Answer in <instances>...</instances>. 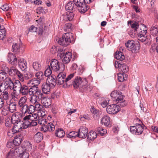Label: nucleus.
Returning <instances> with one entry per match:
<instances>
[{
    "label": "nucleus",
    "mask_w": 158,
    "mask_h": 158,
    "mask_svg": "<svg viewBox=\"0 0 158 158\" xmlns=\"http://www.w3.org/2000/svg\"><path fill=\"white\" fill-rule=\"evenodd\" d=\"M60 65V62L56 59H52L50 63L52 70L55 72H57L59 70Z\"/></svg>",
    "instance_id": "obj_17"
},
{
    "label": "nucleus",
    "mask_w": 158,
    "mask_h": 158,
    "mask_svg": "<svg viewBox=\"0 0 158 158\" xmlns=\"http://www.w3.org/2000/svg\"><path fill=\"white\" fill-rule=\"evenodd\" d=\"M74 73H72L69 75L67 77L65 78V82L66 83L67 85L70 86L71 85L72 83H69V81L74 76Z\"/></svg>",
    "instance_id": "obj_57"
},
{
    "label": "nucleus",
    "mask_w": 158,
    "mask_h": 158,
    "mask_svg": "<svg viewBox=\"0 0 158 158\" xmlns=\"http://www.w3.org/2000/svg\"><path fill=\"white\" fill-rule=\"evenodd\" d=\"M65 77L66 75L64 73H60L57 76L56 83L61 85L65 82Z\"/></svg>",
    "instance_id": "obj_19"
},
{
    "label": "nucleus",
    "mask_w": 158,
    "mask_h": 158,
    "mask_svg": "<svg viewBox=\"0 0 158 158\" xmlns=\"http://www.w3.org/2000/svg\"><path fill=\"white\" fill-rule=\"evenodd\" d=\"M97 131L101 135H104L107 133V130L101 127H98L97 128Z\"/></svg>",
    "instance_id": "obj_54"
},
{
    "label": "nucleus",
    "mask_w": 158,
    "mask_h": 158,
    "mask_svg": "<svg viewBox=\"0 0 158 158\" xmlns=\"http://www.w3.org/2000/svg\"><path fill=\"white\" fill-rule=\"evenodd\" d=\"M6 71H0V81H5L7 78H10L7 77V74L6 73Z\"/></svg>",
    "instance_id": "obj_47"
},
{
    "label": "nucleus",
    "mask_w": 158,
    "mask_h": 158,
    "mask_svg": "<svg viewBox=\"0 0 158 158\" xmlns=\"http://www.w3.org/2000/svg\"><path fill=\"white\" fill-rule=\"evenodd\" d=\"M144 125L136 124L135 126H131L130 127V131L133 134L135 135H140L141 134L143 130Z\"/></svg>",
    "instance_id": "obj_6"
},
{
    "label": "nucleus",
    "mask_w": 158,
    "mask_h": 158,
    "mask_svg": "<svg viewBox=\"0 0 158 158\" xmlns=\"http://www.w3.org/2000/svg\"><path fill=\"white\" fill-rule=\"evenodd\" d=\"M18 70L14 67H11L9 69L6 66L4 67V71L8 72L9 75L11 76H14L16 75V74L17 73Z\"/></svg>",
    "instance_id": "obj_24"
},
{
    "label": "nucleus",
    "mask_w": 158,
    "mask_h": 158,
    "mask_svg": "<svg viewBox=\"0 0 158 158\" xmlns=\"http://www.w3.org/2000/svg\"><path fill=\"white\" fill-rule=\"evenodd\" d=\"M17 104L15 102H12L9 104L8 108L11 113H13L16 110Z\"/></svg>",
    "instance_id": "obj_41"
},
{
    "label": "nucleus",
    "mask_w": 158,
    "mask_h": 158,
    "mask_svg": "<svg viewBox=\"0 0 158 158\" xmlns=\"http://www.w3.org/2000/svg\"><path fill=\"white\" fill-rule=\"evenodd\" d=\"M12 51L15 54H18L19 53L22 54L24 50V48L23 46L22 43H14L12 45Z\"/></svg>",
    "instance_id": "obj_9"
},
{
    "label": "nucleus",
    "mask_w": 158,
    "mask_h": 158,
    "mask_svg": "<svg viewBox=\"0 0 158 158\" xmlns=\"http://www.w3.org/2000/svg\"><path fill=\"white\" fill-rule=\"evenodd\" d=\"M147 28L144 24L140 25L139 28H138L137 31H136V34L141 35L142 34L145 35L147 32Z\"/></svg>",
    "instance_id": "obj_21"
},
{
    "label": "nucleus",
    "mask_w": 158,
    "mask_h": 158,
    "mask_svg": "<svg viewBox=\"0 0 158 158\" xmlns=\"http://www.w3.org/2000/svg\"><path fill=\"white\" fill-rule=\"evenodd\" d=\"M27 85H23L20 89L19 93L23 96H26L29 95V88Z\"/></svg>",
    "instance_id": "obj_31"
},
{
    "label": "nucleus",
    "mask_w": 158,
    "mask_h": 158,
    "mask_svg": "<svg viewBox=\"0 0 158 158\" xmlns=\"http://www.w3.org/2000/svg\"><path fill=\"white\" fill-rule=\"evenodd\" d=\"M35 95L36 96L37 98L40 101V100H42L46 96L43 94L40 90H39V89L37 90Z\"/></svg>",
    "instance_id": "obj_49"
},
{
    "label": "nucleus",
    "mask_w": 158,
    "mask_h": 158,
    "mask_svg": "<svg viewBox=\"0 0 158 158\" xmlns=\"http://www.w3.org/2000/svg\"><path fill=\"white\" fill-rule=\"evenodd\" d=\"M4 89L5 90L10 92L11 90L13 89L14 83L10 78H7L4 81Z\"/></svg>",
    "instance_id": "obj_12"
},
{
    "label": "nucleus",
    "mask_w": 158,
    "mask_h": 158,
    "mask_svg": "<svg viewBox=\"0 0 158 158\" xmlns=\"http://www.w3.org/2000/svg\"><path fill=\"white\" fill-rule=\"evenodd\" d=\"M128 24L129 25H130V26L132 29V30H134V35H135L136 31H137L138 28H139L140 25H139L138 23L131 21H129L128 22Z\"/></svg>",
    "instance_id": "obj_27"
},
{
    "label": "nucleus",
    "mask_w": 158,
    "mask_h": 158,
    "mask_svg": "<svg viewBox=\"0 0 158 158\" xmlns=\"http://www.w3.org/2000/svg\"><path fill=\"white\" fill-rule=\"evenodd\" d=\"M43 138L42 134L40 132L36 133L34 136V141L37 143L40 142Z\"/></svg>",
    "instance_id": "obj_38"
},
{
    "label": "nucleus",
    "mask_w": 158,
    "mask_h": 158,
    "mask_svg": "<svg viewBox=\"0 0 158 158\" xmlns=\"http://www.w3.org/2000/svg\"><path fill=\"white\" fill-rule=\"evenodd\" d=\"M6 35V31L4 27L2 28L0 30V40H3Z\"/></svg>",
    "instance_id": "obj_53"
},
{
    "label": "nucleus",
    "mask_w": 158,
    "mask_h": 158,
    "mask_svg": "<svg viewBox=\"0 0 158 158\" xmlns=\"http://www.w3.org/2000/svg\"><path fill=\"white\" fill-rule=\"evenodd\" d=\"M110 96L114 99V100L116 102L122 100V99L124 98L122 93L117 90L113 91L110 94Z\"/></svg>",
    "instance_id": "obj_11"
},
{
    "label": "nucleus",
    "mask_w": 158,
    "mask_h": 158,
    "mask_svg": "<svg viewBox=\"0 0 158 158\" xmlns=\"http://www.w3.org/2000/svg\"><path fill=\"white\" fill-rule=\"evenodd\" d=\"M2 90L1 91L2 94L1 96L0 97V98H2V99L3 100H7L9 99L10 96L9 93L10 92L4 89V87L3 85H2Z\"/></svg>",
    "instance_id": "obj_29"
},
{
    "label": "nucleus",
    "mask_w": 158,
    "mask_h": 158,
    "mask_svg": "<svg viewBox=\"0 0 158 158\" xmlns=\"http://www.w3.org/2000/svg\"><path fill=\"white\" fill-rule=\"evenodd\" d=\"M22 139L20 135L15 136L13 141L14 144L15 146L19 145L22 142Z\"/></svg>",
    "instance_id": "obj_40"
},
{
    "label": "nucleus",
    "mask_w": 158,
    "mask_h": 158,
    "mask_svg": "<svg viewBox=\"0 0 158 158\" xmlns=\"http://www.w3.org/2000/svg\"><path fill=\"white\" fill-rule=\"evenodd\" d=\"M138 35V40L142 42H143L145 41L146 39V38L147 37V36L146 35V34L144 35L142 34V35Z\"/></svg>",
    "instance_id": "obj_61"
},
{
    "label": "nucleus",
    "mask_w": 158,
    "mask_h": 158,
    "mask_svg": "<svg viewBox=\"0 0 158 158\" xmlns=\"http://www.w3.org/2000/svg\"><path fill=\"white\" fill-rule=\"evenodd\" d=\"M7 60L9 63L12 65L16 66L17 65L18 58L17 59L15 56L13 54H9Z\"/></svg>",
    "instance_id": "obj_16"
},
{
    "label": "nucleus",
    "mask_w": 158,
    "mask_h": 158,
    "mask_svg": "<svg viewBox=\"0 0 158 158\" xmlns=\"http://www.w3.org/2000/svg\"><path fill=\"white\" fill-rule=\"evenodd\" d=\"M60 59L63 63L67 64L72 58V53L70 52L58 53Z\"/></svg>",
    "instance_id": "obj_7"
},
{
    "label": "nucleus",
    "mask_w": 158,
    "mask_h": 158,
    "mask_svg": "<svg viewBox=\"0 0 158 158\" xmlns=\"http://www.w3.org/2000/svg\"><path fill=\"white\" fill-rule=\"evenodd\" d=\"M48 77L46 82L50 85L52 87L54 88L56 84V81L52 76H49Z\"/></svg>",
    "instance_id": "obj_34"
},
{
    "label": "nucleus",
    "mask_w": 158,
    "mask_h": 158,
    "mask_svg": "<svg viewBox=\"0 0 158 158\" xmlns=\"http://www.w3.org/2000/svg\"><path fill=\"white\" fill-rule=\"evenodd\" d=\"M31 96L30 98V102L31 104L34 105L39 102L40 100L37 98L36 96L35 95H31Z\"/></svg>",
    "instance_id": "obj_44"
},
{
    "label": "nucleus",
    "mask_w": 158,
    "mask_h": 158,
    "mask_svg": "<svg viewBox=\"0 0 158 158\" xmlns=\"http://www.w3.org/2000/svg\"><path fill=\"white\" fill-rule=\"evenodd\" d=\"M115 65L116 67L117 65L119 70L123 73H127L129 70L128 66H127L125 64L123 63L122 61L115 62Z\"/></svg>",
    "instance_id": "obj_14"
},
{
    "label": "nucleus",
    "mask_w": 158,
    "mask_h": 158,
    "mask_svg": "<svg viewBox=\"0 0 158 158\" xmlns=\"http://www.w3.org/2000/svg\"><path fill=\"white\" fill-rule=\"evenodd\" d=\"M55 135L58 137L61 138L65 135V133L63 129H58L55 132Z\"/></svg>",
    "instance_id": "obj_45"
},
{
    "label": "nucleus",
    "mask_w": 158,
    "mask_h": 158,
    "mask_svg": "<svg viewBox=\"0 0 158 158\" xmlns=\"http://www.w3.org/2000/svg\"><path fill=\"white\" fill-rule=\"evenodd\" d=\"M78 133L77 132L74 131H71L67 133V137L69 138H75L76 136L78 137Z\"/></svg>",
    "instance_id": "obj_52"
},
{
    "label": "nucleus",
    "mask_w": 158,
    "mask_h": 158,
    "mask_svg": "<svg viewBox=\"0 0 158 158\" xmlns=\"http://www.w3.org/2000/svg\"><path fill=\"white\" fill-rule=\"evenodd\" d=\"M73 2L75 6L78 7L79 11L82 14L84 13L89 9L84 0H73Z\"/></svg>",
    "instance_id": "obj_4"
},
{
    "label": "nucleus",
    "mask_w": 158,
    "mask_h": 158,
    "mask_svg": "<svg viewBox=\"0 0 158 158\" xmlns=\"http://www.w3.org/2000/svg\"><path fill=\"white\" fill-rule=\"evenodd\" d=\"M42 128L44 132L48 131H53L55 129V127L53 123H51L43 126Z\"/></svg>",
    "instance_id": "obj_26"
},
{
    "label": "nucleus",
    "mask_w": 158,
    "mask_h": 158,
    "mask_svg": "<svg viewBox=\"0 0 158 158\" xmlns=\"http://www.w3.org/2000/svg\"><path fill=\"white\" fill-rule=\"evenodd\" d=\"M1 8L4 11H7L8 10H12L11 8L9 7L8 5L7 4H5L2 5Z\"/></svg>",
    "instance_id": "obj_62"
},
{
    "label": "nucleus",
    "mask_w": 158,
    "mask_h": 158,
    "mask_svg": "<svg viewBox=\"0 0 158 158\" xmlns=\"http://www.w3.org/2000/svg\"><path fill=\"white\" fill-rule=\"evenodd\" d=\"M74 41L73 34L69 32L63 34L62 38L58 39V42L60 45L67 46L70 43H73Z\"/></svg>",
    "instance_id": "obj_2"
},
{
    "label": "nucleus",
    "mask_w": 158,
    "mask_h": 158,
    "mask_svg": "<svg viewBox=\"0 0 158 158\" xmlns=\"http://www.w3.org/2000/svg\"><path fill=\"white\" fill-rule=\"evenodd\" d=\"M101 123L107 127L110 126V118L107 115L104 116L102 118Z\"/></svg>",
    "instance_id": "obj_30"
},
{
    "label": "nucleus",
    "mask_w": 158,
    "mask_h": 158,
    "mask_svg": "<svg viewBox=\"0 0 158 158\" xmlns=\"http://www.w3.org/2000/svg\"><path fill=\"white\" fill-rule=\"evenodd\" d=\"M52 73V70L50 68L49 66L48 65L47 68L45 70L44 74L45 77H48L49 76H51L50 75Z\"/></svg>",
    "instance_id": "obj_58"
},
{
    "label": "nucleus",
    "mask_w": 158,
    "mask_h": 158,
    "mask_svg": "<svg viewBox=\"0 0 158 158\" xmlns=\"http://www.w3.org/2000/svg\"><path fill=\"white\" fill-rule=\"evenodd\" d=\"M124 98L122 99V100L117 101V105H118L120 107H124L127 104V102L124 100Z\"/></svg>",
    "instance_id": "obj_59"
},
{
    "label": "nucleus",
    "mask_w": 158,
    "mask_h": 158,
    "mask_svg": "<svg viewBox=\"0 0 158 158\" xmlns=\"http://www.w3.org/2000/svg\"><path fill=\"white\" fill-rule=\"evenodd\" d=\"M29 88V95H35L39 89L38 86H31Z\"/></svg>",
    "instance_id": "obj_42"
},
{
    "label": "nucleus",
    "mask_w": 158,
    "mask_h": 158,
    "mask_svg": "<svg viewBox=\"0 0 158 158\" xmlns=\"http://www.w3.org/2000/svg\"><path fill=\"white\" fill-rule=\"evenodd\" d=\"M74 15V14L73 12H68L64 14L62 18L63 20L66 21H71L73 20Z\"/></svg>",
    "instance_id": "obj_25"
},
{
    "label": "nucleus",
    "mask_w": 158,
    "mask_h": 158,
    "mask_svg": "<svg viewBox=\"0 0 158 158\" xmlns=\"http://www.w3.org/2000/svg\"><path fill=\"white\" fill-rule=\"evenodd\" d=\"M118 80L120 82H122L124 81L123 73H118Z\"/></svg>",
    "instance_id": "obj_60"
},
{
    "label": "nucleus",
    "mask_w": 158,
    "mask_h": 158,
    "mask_svg": "<svg viewBox=\"0 0 158 158\" xmlns=\"http://www.w3.org/2000/svg\"><path fill=\"white\" fill-rule=\"evenodd\" d=\"M32 66L34 69L35 71H39L41 68V64L37 62H34L33 63Z\"/></svg>",
    "instance_id": "obj_51"
},
{
    "label": "nucleus",
    "mask_w": 158,
    "mask_h": 158,
    "mask_svg": "<svg viewBox=\"0 0 158 158\" xmlns=\"http://www.w3.org/2000/svg\"><path fill=\"white\" fill-rule=\"evenodd\" d=\"M19 107L23 115H25L26 114H31L34 112V107L32 105H28L27 104Z\"/></svg>",
    "instance_id": "obj_8"
},
{
    "label": "nucleus",
    "mask_w": 158,
    "mask_h": 158,
    "mask_svg": "<svg viewBox=\"0 0 158 158\" xmlns=\"http://www.w3.org/2000/svg\"><path fill=\"white\" fill-rule=\"evenodd\" d=\"M19 156L22 158H29V154L26 151L25 147H21L18 148Z\"/></svg>",
    "instance_id": "obj_13"
},
{
    "label": "nucleus",
    "mask_w": 158,
    "mask_h": 158,
    "mask_svg": "<svg viewBox=\"0 0 158 158\" xmlns=\"http://www.w3.org/2000/svg\"><path fill=\"white\" fill-rule=\"evenodd\" d=\"M18 149H11L10 151L6 155V158H12L13 157L18 155Z\"/></svg>",
    "instance_id": "obj_35"
},
{
    "label": "nucleus",
    "mask_w": 158,
    "mask_h": 158,
    "mask_svg": "<svg viewBox=\"0 0 158 158\" xmlns=\"http://www.w3.org/2000/svg\"><path fill=\"white\" fill-rule=\"evenodd\" d=\"M38 120V123L43 126L46 124L47 121V119L43 117H41L40 118H39Z\"/></svg>",
    "instance_id": "obj_55"
},
{
    "label": "nucleus",
    "mask_w": 158,
    "mask_h": 158,
    "mask_svg": "<svg viewBox=\"0 0 158 158\" xmlns=\"http://www.w3.org/2000/svg\"><path fill=\"white\" fill-rule=\"evenodd\" d=\"M120 109V108L118 105L113 104L107 106L106 111L109 114H115L119 111Z\"/></svg>",
    "instance_id": "obj_10"
},
{
    "label": "nucleus",
    "mask_w": 158,
    "mask_h": 158,
    "mask_svg": "<svg viewBox=\"0 0 158 158\" xmlns=\"http://www.w3.org/2000/svg\"><path fill=\"white\" fill-rule=\"evenodd\" d=\"M114 57L117 60H119V61H122L125 58L123 53L121 52H117L115 54Z\"/></svg>",
    "instance_id": "obj_37"
},
{
    "label": "nucleus",
    "mask_w": 158,
    "mask_h": 158,
    "mask_svg": "<svg viewBox=\"0 0 158 158\" xmlns=\"http://www.w3.org/2000/svg\"><path fill=\"white\" fill-rule=\"evenodd\" d=\"M87 83L88 81L86 78H83L77 76L75 78L71 85H73V87L76 89L83 87L85 88Z\"/></svg>",
    "instance_id": "obj_3"
},
{
    "label": "nucleus",
    "mask_w": 158,
    "mask_h": 158,
    "mask_svg": "<svg viewBox=\"0 0 158 158\" xmlns=\"http://www.w3.org/2000/svg\"><path fill=\"white\" fill-rule=\"evenodd\" d=\"M27 100V98L26 96H24L21 97L19 99L18 102L19 107L27 105V104H26V103Z\"/></svg>",
    "instance_id": "obj_39"
},
{
    "label": "nucleus",
    "mask_w": 158,
    "mask_h": 158,
    "mask_svg": "<svg viewBox=\"0 0 158 158\" xmlns=\"http://www.w3.org/2000/svg\"><path fill=\"white\" fill-rule=\"evenodd\" d=\"M41 81L36 78H34L28 80L27 83V85L29 87L31 86H38L40 83Z\"/></svg>",
    "instance_id": "obj_23"
},
{
    "label": "nucleus",
    "mask_w": 158,
    "mask_h": 158,
    "mask_svg": "<svg viewBox=\"0 0 158 158\" xmlns=\"http://www.w3.org/2000/svg\"><path fill=\"white\" fill-rule=\"evenodd\" d=\"M90 110L92 114L93 118L95 120H98L100 118L101 114L99 110L94 107H92Z\"/></svg>",
    "instance_id": "obj_28"
},
{
    "label": "nucleus",
    "mask_w": 158,
    "mask_h": 158,
    "mask_svg": "<svg viewBox=\"0 0 158 158\" xmlns=\"http://www.w3.org/2000/svg\"><path fill=\"white\" fill-rule=\"evenodd\" d=\"M88 138L89 140H94L97 137V133L96 132L91 131L87 135Z\"/></svg>",
    "instance_id": "obj_46"
},
{
    "label": "nucleus",
    "mask_w": 158,
    "mask_h": 158,
    "mask_svg": "<svg viewBox=\"0 0 158 158\" xmlns=\"http://www.w3.org/2000/svg\"><path fill=\"white\" fill-rule=\"evenodd\" d=\"M28 115L29 116L30 119L31 120H35V121H37L39 118V115L36 113H31V114H29Z\"/></svg>",
    "instance_id": "obj_48"
},
{
    "label": "nucleus",
    "mask_w": 158,
    "mask_h": 158,
    "mask_svg": "<svg viewBox=\"0 0 158 158\" xmlns=\"http://www.w3.org/2000/svg\"><path fill=\"white\" fill-rule=\"evenodd\" d=\"M34 105H35V106H34V111L36 109L37 110L40 111L43 108V106L39 103L35 104Z\"/></svg>",
    "instance_id": "obj_63"
},
{
    "label": "nucleus",
    "mask_w": 158,
    "mask_h": 158,
    "mask_svg": "<svg viewBox=\"0 0 158 158\" xmlns=\"http://www.w3.org/2000/svg\"><path fill=\"white\" fill-rule=\"evenodd\" d=\"M43 106L46 108H48L51 105V100L46 96L41 100Z\"/></svg>",
    "instance_id": "obj_32"
},
{
    "label": "nucleus",
    "mask_w": 158,
    "mask_h": 158,
    "mask_svg": "<svg viewBox=\"0 0 158 158\" xmlns=\"http://www.w3.org/2000/svg\"><path fill=\"white\" fill-rule=\"evenodd\" d=\"M41 88L43 93L45 94H49L51 88H53L50 85L46 82L43 83Z\"/></svg>",
    "instance_id": "obj_22"
},
{
    "label": "nucleus",
    "mask_w": 158,
    "mask_h": 158,
    "mask_svg": "<svg viewBox=\"0 0 158 158\" xmlns=\"http://www.w3.org/2000/svg\"><path fill=\"white\" fill-rule=\"evenodd\" d=\"M31 121V120L30 119V118L28 115H26L23 118V120L21 121L22 122L23 124L24 125V129H26L29 127V124H30Z\"/></svg>",
    "instance_id": "obj_33"
},
{
    "label": "nucleus",
    "mask_w": 158,
    "mask_h": 158,
    "mask_svg": "<svg viewBox=\"0 0 158 158\" xmlns=\"http://www.w3.org/2000/svg\"><path fill=\"white\" fill-rule=\"evenodd\" d=\"M65 9L69 12H73V13L77 10V8L75 6L73 2H69L66 4L65 7Z\"/></svg>",
    "instance_id": "obj_20"
},
{
    "label": "nucleus",
    "mask_w": 158,
    "mask_h": 158,
    "mask_svg": "<svg viewBox=\"0 0 158 158\" xmlns=\"http://www.w3.org/2000/svg\"><path fill=\"white\" fill-rule=\"evenodd\" d=\"M22 85L19 81H16L14 83L13 89L14 91L15 92L19 91V92L20 89L21 88Z\"/></svg>",
    "instance_id": "obj_36"
},
{
    "label": "nucleus",
    "mask_w": 158,
    "mask_h": 158,
    "mask_svg": "<svg viewBox=\"0 0 158 158\" xmlns=\"http://www.w3.org/2000/svg\"><path fill=\"white\" fill-rule=\"evenodd\" d=\"M17 64L23 71H25L27 70V61L23 58H18Z\"/></svg>",
    "instance_id": "obj_15"
},
{
    "label": "nucleus",
    "mask_w": 158,
    "mask_h": 158,
    "mask_svg": "<svg viewBox=\"0 0 158 158\" xmlns=\"http://www.w3.org/2000/svg\"><path fill=\"white\" fill-rule=\"evenodd\" d=\"M88 130L85 127H81L79 130L78 137L81 138H85L88 135Z\"/></svg>",
    "instance_id": "obj_18"
},
{
    "label": "nucleus",
    "mask_w": 158,
    "mask_h": 158,
    "mask_svg": "<svg viewBox=\"0 0 158 158\" xmlns=\"http://www.w3.org/2000/svg\"><path fill=\"white\" fill-rule=\"evenodd\" d=\"M125 46L127 49L132 53H136L140 49L139 44H135L133 40H128L125 43Z\"/></svg>",
    "instance_id": "obj_5"
},
{
    "label": "nucleus",
    "mask_w": 158,
    "mask_h": 158,
    "mask_svg": "<svg viewBox=\"0 0 158 158\" xmlns=\"http://www.w3.org/2000/svg\"><path fill=\"white\" fill-rule=\"evenodd\" d=\"M12 123L11 122V119H10L9 118L6 119L5 123V125L6 127H11L12 125Z\"/></svg>",
    "instance_id": "obj_64"
},
{
    "label": "nucleus",
    "mask_w": 158,
    "mask_h": 158,
    "mask_svg": "<svg viewBox=\"0 0 158 158\" xmlns=\"http://www.w3.org/2000/svg\"><path fill=\"white\" fill-rule=\"evenodd\" d=\"M151 34L153 36H156L158 34V28L156 27H152L150 29Z\"/></svg>",
    "instance_id": "obj_50"
},
{
    "label": "nucleus",
    "mask_w": 158,
    "mask_h": 158,
    "mask_svg": "<svg viewBox=\"0 0 158 158\" xmlns=\"http://www.w3.org/2000/svg\"><path fill=\"white\" fill-rule=\"evenodd\" d=\"M35 77L40 81L43 80L45 77L43 72L41 71L36 73H35Z\"/></svg>",
    "instance_id": "obj_43"
},
{
    "label": "nucleus",
    "mask_w": 158,
    "mask_h": 158,
    "mask_svg": "<svg viewBox=\"0 0 158 158\" xmlns=\"http://www.w3.org/2000/svg\"><path fill=\"white\" fill-rule=\"evenodd\" d=\"M11 122L14 124L12 131L13 134L21 131L23 128L24 125L18 115L15 114H13L11 117Z\"/></svg>",
    "instance_id": "obj_1"
},
{
    "label": "nucleus",
    "mask_w": 158,
    "mask_h": 158,
    "mask_svg": "<svg viewBox=\"0 0 158 158\" xmlns=\"http://www.w3.org/2000/svg\"><path fill=\"white\" fill-rule=\"evenodd\" d=\"M63 51V50L61 49H59L58 47L53 46L52 47L51 52H52V53H55L56 52H62Z\"/></svg>",
    "instance_id": "obj_56"
}]
</instances>
